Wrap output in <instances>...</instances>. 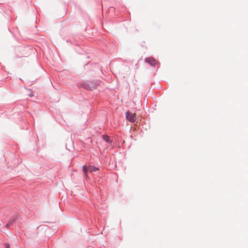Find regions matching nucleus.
<instances>
[{"label": "nucleus", "mask_w": 248, "mask_h": 248, "mask_svg": "<svg viewBox=\"0 0 248 248\" xmlns=\"http://www.w3.org/2000/svg\"><path fill=\"white\" fill-rule=\"evenodd\" d=\"M126 119L131 123H134L136 121V113H132L129 111H127L126 112Z\"/></svg>", "instance_id": "1"}, {"label": "nucleus", "mask_w": 248, "mask_h": 248, "mask_svg": "<svg viewBox=\"0 0 248 248\" xmlns=\"http://www.w3.org/2000/svg\"><path fill=\"white\" fill-rule=\"evenodd\" d=\"M98 170V168L92 166H89L88 167L84 166L83 167V171L84 172L85 176H87V173L88 172H93Z\"/></svg>", "instance_id": "2"}, {"label": "nucleus", "mask_w": 248, "mask_h": 248, "mask_svg": "<svg viewBox=\"0 0 248 248\" xmlns=\"http://www.w3.org/2000/svg\"><path fill=\"white\" fill-rule=\"evenodd\" d=\"M145 62L147 63H150L151 65H155L156 62L155 60L153 58H148L145 59Z\"/></svg>", "instance_id": "3"}, {"label": "nucleus", "mask_w": 248, "mask_h": 248, "mask_svg": "<svg viewBox=\"0 0 248 248\" xmlns=\"http://www.w3.org/2000/svg\"><path fill=\"white\" fill-rule=\"evenodd\" d=\"M104 139L107 141L108 142V136L104 135L103 136Z\"/></svg>", "instance_id": "4"}, {"label": "nucleus", "mask_w": 248, "mask_h": 248, "mask_svg": "<svg viewBox=\"0 0 248 248\" xmlns=\"http://www.w3.org/2000/svg\"><path fill=\"white\" fill-rule=\"evenodd\" d=\"M6 248H9V245H7L6 247Z\"/></svg>", "instance_id": "5"}, {"label": "nucleus", "mask_w": 248, "mask_h": 248, "mask_svg": "<svg viewBox=\"0 0 248 248\" xmlns=\"http://www.w3.org/2000/svg\"><path fill=\"white\" fill-rule=\"evenodd\" d=\"M8 226H9V224H7L6 225L7 227H8Z\"/></svg>", "instance_id": "6"}, {"label": "nucleus", "mask_w": 248, "mask_h": 248, "mask_svg": "<svg viewBox=\"0 0 248 248\" xmlns=\"http://www.w3.org/2000/svg\"><path fill=\"white\" fill-rule=\"evenodd\" d=\"M33 95V94L31 93V95H30V96H32Z\"/></svg>", "instance_id": "7"}]
</instances>
